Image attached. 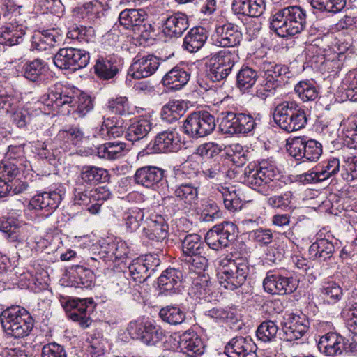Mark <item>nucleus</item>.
Returning <instances> with one entry per match:
<instances>
[{"label": "nucleus", "mask_w": 357, "mask_h": 357, "mask_svg": "<svg viewBox=\"0 0 357 357\" xmlns=\"http://www.w3.org/2000/svg\"><path fill=\"white\" fill-rule=\"evenodd\" d=\"M307 24L306 11L298 6H290L271 15L270 28L282 38L301 33Z\"/></svg>", "instance_id": "obj_1"}, {"label": "nucleus", "mask_w": 357, "mask_h": 357, "mask_svg": "<svg viewBox=\"0 0 357 357\" xmlns=\"http://www.w3.org/2000/svg\"><path fill=\"white\" fill-rule=\"evenodd\" d=\"M278 169L274 161L261 160L257 165L250 164L244 169V182L264 195H271L276 188Z\"/></svg>", "instance_id": "obj_2"}, {"label": "nucleus", "mask_w": 357, "mask_h": 357, "mask_svg": "<svg viewBox=\"0 0 357 357\" xmlns=\"http://www.w3.org/2000/svg\"><path fill=\"white\" fill-rule=\"evenodd\" d=\"M0 319L3 331L15 338L28 336L33 327V319L30 313L18 305L4 310Z\"/></svg>", "instance_id": "obj_3"}, {"label": "nucleus", "mask_w": 357, "mask_h": 357, "mask_svg": "<svg viewBox=\"0 0 357 357\" xmlns=\"http://www.w3.org/2000/svg\"><path fill=\"white\" fill-rule=\"evenodd\" d=\"M0 319L3 331L15 338L28 336L33 327V319L30 313L18 305L4 310Z\"/></svg>", "instance_id": "obj_4"}, {"label": "nucleus", "mask_w": 357, "mask_h": 357, "mask_svg": "<svg viewBox=\"0 0 357 357\" xmlns=\"http://www.w3.org/2000/svg\"><path fill=\"white\" fill-rule=\"evenodd\" d=\"M273 119L281 129L287 132L305 128L307 121L305 110L294 101H284L278 105L273 112Z\"/></svg>", "instance_id": "obj_5"}, {"label": "nucleus", "mask_w": 357, "mask_h": 357, "mask_svg": "<svg viewBox=\"0 0 357 357\" xmlns=\"http://www.w3.org/2000/svg\"><path fill=\"white\" fill-rule=\"evenodd\" d=\"M222 267L217 274L218 280L222 287L227 289L235 290L241 287L246 281L250 273V266L247 259L236 258L222 262Z\"/></svg>", "instance_id": "obj_6"}, {"label": "nucleus", "mask_w": 357, "mask_h": 357, "mask_svg": "<svg viewBox=\"0 0 357 357\" xmlns=\"http://www.w3.org/2000/svg\"><path fill=\"white\" fill-rule=\"evenodd\" d=\"M287 150L296 160L316 162L322 154V145L314 139L298 137L287 141Z\"/></svg>", "instance_id": "obj_7"}, {"label": "nucleus", "mask_w": 357, "mask_h": 357, "mask_svg": "<svg viewBox=\"0 0 357 357\" xmlns=\"http://www.w3.org/2000/svg\"><path fill=\"white\" fill-rule=\"evenodd\" d=\"M182 128L183 132L190 137H204L214 130L215 117L206 111L194 112L184 121Z\"/></svg>", "instance_id": "obj_8"}, {"label": "nucleus", "mask_w": 357, "mask_h": 357, "mask_svg": "<svg viewBox=\"0 0 357 357\" xmlns=\"http://www.w3.org/2000/svg\"><path fill=\"white\" fill-rule=\"evenodd\" d=\"M89 60L88 52L74 47L61 48L54 56V63L56 67L73 72L85 68Z\"/></svg>", "instance_id": "obj_9"}, {"label": "nucleus", "mask_w": 357, "mask_h": 357, "mask_svg": "<svg viewBox=\"0 0 357 357\" xmlns=\"http://www.w3.org/2000/svg\"><path fill=\"white\" fill-rule=\"evenodd\" d=\"M146 17L147 13L143 9H125L120 13L119 21L126 29H132L135 34L148 39L153 28L145 22Z\"/></svg>", "instance_id": "obj_10"}, {"label": "nucleus", "mask_w": 357, "mask_h": 357, "mask_svg": "<svg viewBox=\"0 0 357 357\" xmlns=\"http://www.w3.org/2000/svg\"><path fill=\"white\" fill-rule=\"evenodd\" d=\"M237 227L231 222H223L213 226L205 236V241L208 246L214 250H220L229 246L236 237Z\"/></svg>", "instance_id": "obj_11"}, {"label": "nucleus", "mask_w": 357, "mask_h": 357, "mask_svg": "<svg viewBox=\"0 0 357 357\" xmlns=\"http://www.w3.org/2000/svg\"><path fill=\"white\" fill-rule=\"evenodd\" d=\"M127 331L131 336L150 346L155 345L165 336L164 331L151 322L143 324L139 321H132L128 324Z\"/></svg>", "instance_id": "obj_12"}, {"label": "nucleus", "mask_w": 357, "mask_h": 357, "mask_svg": "<svg viewBox=\"0 0 357 357\" xmlns=\"http://www.w3.org/2000/svg\"><path fill=\"white\" fill-rule=\"evenodd\" d=\"M264 290L271 294H290L298 287V281L293 277H286L279 272L269 271L263 280Z\"/></svg>", "instance_id": "obj_13"}, {"label": "nucleus", "mask_w": 357, "mask_h": 357, "mask_svg": "<svg viewBox=\"0 0 357 357\" xmlns=\"http://www.w3.org/2000/svg\"><path fill=\"white\" fill-rule=\"evenodd\" d=\"M242 38V33L238 26L228 23L217 26L211 40L212 44L217 47H235L240 45Z\"/></svg>", "instance_id": "obj_14"}, {"label": "nucleus", "mask_w": 357, "mask_h": 357, "mask_svg": "<svg viewBox=\"0 0 357 357\" xmlns=\"http://www.w3.org/2000/svg\"><path fill=\"white\" fill-rule=\"evenodd\" d=\"M174 349L188 356L194 357L204 354L205 345L202 339L194 331H186L174 338Z\"/></svg>", "instance_id": "obj_15"}, {"label": "nucleus", "mask_w": 357, "mask_h": 357, "mask_svg": "<svg viewBox=\"0 0 357 357\" xmlns=\"http://www.w3.org/2000/svg\"><path fill=\"white\" fill-rule=\"evenodd\" d=\"M21 175L17 164L11 161L0 162V176H3L9 183L10 195H18L27 190L29 185L20 178Z\"/></svg>", "instance_id": "obj_16"}, {"label": "nucleus", "mask_w": 357, "mask_h": 357, "mask_svg": "<svg viewBox=\"0 0 357 357\" xmlns=\"http://www.w3.org/2000/svg\"><path fill=\"white\" fill-rule=\"evenodd\" d=\"M61 199V195L54 190L38 192L31 199L29 208L44 211L43 216L47 218L58 208Z\"/></svg>", "instance_id": "obj_17"}, {"label": "nucleus", "mask_w": 357, "mask_h": 357, "mask_svg": "<svg viewBox=\"0 0 357 357\" xmlns=\"http://www.w3.org/2000/svg\"><path fill=\"white\" fill-rule=\"evenodd\" d=\"M309 321L304 315L289 314L282 324V338L288 342L298 340L307 332Z\"/></svg>", "instance_id": "obj_18"}, {"label": "nucleus", "mask_w": 357, "mask_h": 357, "mask_svg": "<svg viewBox=\"0 0 357 357\" xmlns=\"http://www.w3.org/2000/svg\"><path fill=\"white\" fill-rule=\"evenodd\" d=\"M160 66L159 58L148 54L137 56L129 68V75L135 79H142L152 75Z\"/></svg>", "instance_id": "obj_19"}, {"label": "nucleus", "mask_w": 357, "mask_h": 357, "mask_svg": "<svg viewBox=\"0 0 357 357\" xmlns=\"http://www.w3.org/2000/svg\"><path fill=\"white\" fill-rule=\"evenodd\" d=\"M257 346L250 337L236 336L225 346L228 357H257Z\"/></svg>", "instance_id": "obj_20"}, {"label": "nucleus", "mask_w": 357, "mask_h": 357, "mask_svg": "<svg viewBox=\"0 0 357 357\" xmlns=\"http://www.w3.org/2000/svg\"><path fill=\"white\" fill-rule=\"evenodd\" d=\"M182 146L181 136L175 129L159 132L153 142V149L160 153L177 152Z\"/></svg>", "instance_id": "obj_21"}, {"label": "nucleus", "mask_w": 357, "mask_h": 357, "mask_svg": "<svg viewBox=\"0 0 357 357\" xmlns=\"http://www.w3.org/2000/svg\"><path fill=\"white\" fill-rule=\"evenodd\" d=\"M77 96L72 89L63 87L55 88L43 96L45 104L54 109L64 105L73 107L76 105Z\"/></svg>", "instance_id": "obj_22"}, {"label": "nucleus", "mask_w": 357, "mask_h": 357, "mask_svg": "<svg viewBox=\"0 0 357 357\" xmlns=\"http://www.w3.org/2000/svg\"><path fill=\"white\" fill-rule=\"evenodd\" d=\"M317 347L321 352L328 356L340 355L347 349L345 338L336 333H328L321 336Z\"/></svg>", "instance_id": "obj_23"}, {"label": "nucleus", "mask_w": 357, "mask_h": 357, "mask_svg": "<svg viewBox=\"0 0 357 357\" xmlns=\"http://www.w3.org/2000/svg\"><path fill=\"white\" fill-rule=\"evenodd\" d=\"M165 177V170L156 166H144L138 168L133 176L136 184L151 188Z\"/></svg>", "instance_id": "obj_24"}, {"label": "nucleus", "mask_w": 357, "mask_h": 357, "mask_svg": "<svg viewBox=\"0 0 357 357\" xmlns=\"http://www.w3.org/2000/svg\"><path fill=\"white\" fill-rule=\"evenodd\" d=\"M189 179L178 183L175 186L174 194L179 200L192 206L197 203L201 183L192 181L190 178Z\"/></svg>", "instance_id": "obj_25"}, {"label": "nucleus", "mask_w": 357, "mask_h": 357, "mask_svg": "<svg viewBox=\"0 0 357 357\" xmlns=\"http://www.w3.org/2000/svg\"><path fill=\"white\" fill-rule=\"evenodd\" d=\"M73 310L68 312V317L74 321H78L82 328L89 327L92 320L90 317L94 305L92 298L73 301Z\"/></svg>", "instance_id": "obj_26"}, {"label": "nucleus", "mask_w": 357, "mask_h": 357, "mask_svg": "<svg viewBox=\"0 0 357 357\" xmlns=\"http://www.w3.org/2000/svg\"><path fill=\"white\" fill-rule=\"evenodd\" d=\"M168 224L162 215H155L147 221L144 235L151 241L162 242L168 235Z\"/></svg>", "instance_id": "obj_27"}, {"label": "nucleus", "mask_w": 357, "mask_h": 357, "mask_svg": "<svg viewBox=\"0 0 357 357\" xmlns=\"http://www.w3.org/2000/svg\"><path fill=\"white\" fill-rule=\"evenodd\" d=\"M189 22L186 15L177 13L168 17L163 22L162 31L170 38H178L188 29Z\"/></svg>", "instance_id": "obj_28"}, {"label": "nucleus", "mask_w": 357, "mask_h": 357, "mask_svg": "<svg viewBox=\"0 0 357 357\" xmlns=\"http://www.w3.org/2000/svg\"><path fill=\"white\" fill-rule=\"evenodd\" d=\"M107 0H93L86 2L77 8V13L79 17L86 19L89 22L94 23L97 20L105 15L109 10L107 4Z\"/></svg>", "instance_id": "obj_29"}, {"label": "nucleus", "mask_w": 357, "mask_h": 357, "mask_svg": "<svg viewBox=\"0 0 357 357\" xmlns=\"http://www.w3.org/2000/svg\"><path fill=\"white\" fill-rule=\"evenodd\" d=\"M152 128L149 119L142 116L134 119L126 128L125 138L132 142H138L146 138Z\"/></svg>", "instance_id": "obj_30"}, {"label": "nucleus", "mask_w": 357, "mask_h": 357, "mask_svg": "<svg viewBox=\"0 0 357 357\" xmlns=\"http://www.w3.org/2000/svg\"><path fill=\"white\" fill-rule=\"evenodd\" d=\"M0 229L10 242L23 243L27 238L26 225L15 218H8L3 222Z\"/></svg>", "instance_id": "obj_31"}, {"label": "nucleus", "mask_w": 357, "mask_h": 357, "mask_svg": "<svg viewBox=\"0 0 357 357\" xmlns=\"http://www.w3.org/2000/svg\"><path fill=\"white\" fill-rule=\"evenodd\" d=\"M27 28L17 22L10 23L2 28L0 33V44L13 46L21 43Z\"/></svg>", "instance_id": "obj_32"}, {"label": "nucleus", "mask_w": 357, "mask_h": 357, "mask_svg": "<svg viewBox=\"0 0 357 357\" xmlns=\"http://www.w3.org/2000/svg\"><path fill=\"white\" fill-rule=\"evenodd\" d=\"M61 36L54 30H44L35 33L32 38V47L38 51H47L59 45Z\"/></svg>", "instance_id": "obj_33"}, {"label": "nucleus", "mask_w": 357, "mask_h": 357, "mask_svg": "<svg viewBox=\"0 0 357 357\" xmlns=\"http://www.w3.org/2000/svg\"><path fill=\"white\" fill-rule=\"evenodd\" d=\"M263 71L268 79L274 82L279 87L287 84L293 76L288 66L271 63H264Z\"/></svg>", "instance_id": "obj_34"}, {"label": "nucleus", "mask_w": 357, "mask_h": 357, "mask_svg": "<svg viewBox=\"0 0 357 357\" xmlns=\"http://www.w3.org/2000/svg\"><path fill=\"white\" fill-rule=\"evenodd\" d=\"M190 77L188 72L179 67H174L165 74L162 83L169 90L177 91L187 84Z\"/></svg>", "instance_id": "obj_35"}, {"label": "nucleus", "mask_w": 357, "mask_h": 357, "mask_svg": "<svg viewBox=\"0 0 357 357\" xmlns=\"http://www.w3.org/2000/svg\"><path fill=\"white\" fill-rule=\"evenodd\" d=\"M182 257H191L197 255H204L206 245L202 241V237L197 234H186L181 240Z\"/></svg>", "instance_id": "obj_36"}, {"label": "nucleus", "mask_w": 357, "mask_h": 357, "mask_svg": "<svg viewBox=\"0 0 357 357\" xmlns=\"http://www.w3.org/2000/svg\"><path fill=\"white\" fill-rule=\"evenodd\" d=\"M183 279V273L181 271L176 268H169L162 272L158 278V284L160 291L171 294L175 290L181 282Z\"/></svg>", "instance_id": "obj_37"}, {"label": "nucleus", "mask_w": 357, "mask_h": 357, "mask_svg": "<svg viewBox=\"0 0 357 357\" xmlns=\"http://www.w3.org/2000/svg\"><path fill=\"white\" fill-rule=\"evenodd\" d=\"M207 40L205 29L196 26L190 30L183 39V47L189 52H196L200 50Z\"/></svg>", "instance_id": "obj_38"}, {"label": "nucleus", "mask_w": 357, "mask_h": 357, "mask_svg": "<svg viewBox=\"0 0 357 357\" xmlns=\"http://www.w3.org/2000/svg\"><path fill=\"white\" fill-rule=\"evenodd\" d=\"M126 144L122 142H107L97 148V155L99 158L114 160L124 155Z\"/></svg>", "instance_id": "obj_39"}, {"label": "nucleus", "mask_w": 357, "mask_h": 357, "mask_svg": "<svg viewBox=\"0 0 357 357\" xmlns=\"http://www.w3.org/2000/svg\"><path fill=\"white\" fill-rule=\"evenodd\" d=\"M334 251L333 244L325 238L313 243L309 248V254L313 260L325 261L330 259Z\"/></svg>", "instance_id": "obj_40"}, {"label": "nucleus", "mask_w": 357, "mask_h": 357, "mask_svg": "<svg viewBox=\"0 0 357 357\" xmlns=\"http://www.w3.org/2000/svg\"><path fill=\"white\" fill-rule=\"evenodd\" d=\"M96 75L101 79L109 80L114 78L119 73V68L115 61L111 58L100 57L94 66Z\"/></svg>", "instance_id": "obj_41"}, {"label": "nucleus", "mask_w": 357, "mask_h": 357, "mask_svg": "<svg viewBox=\"0 0 357 357\" xmlns=\"http://www.w3.org/2000/svg\"><path fill=\"white\" fill-rule=\"evenodd\" d=\"M108 172L101 167L85 165L81 170L82 180L88 184L95 185L98 183H105L108 180Z\"/></svg>", "instance_id": "obj_42"}, {"label": "nucleus", "mask_w": 357, "mask_h": 357, "mask_svg": "<svg viewBox=\"0 0 357 357\" xmlns=\"http://www.w3.org/2000/svg\"><path fill=\"white\" fill-rule=\"evenodd\" d=\"M45 62L40 59L26 61L22 68L23 75L31 82H40L45 71Z\"/></svg>", "instance_id": "obj_43"}, {"label": "nucleus", "mask_w": 357, "mask_h": 357, "mask_svg": "<svg viewBox=\"0 0 357 357\" xmlns=\"http://www.w3.org/2000/svg\"><path fill=\"white\" fill-rule=\"evenodd\" d=\"M218 190L221 193L225 207L231 212L241 210L243 206V201L240 193L236 190L220 186Z\"/></svg>", "instance_id": "obj_44"}, {"label": "nucleus", "mask_w": 357, "mask_h": 357, "mask_svg": "<svg viewBox=\"0 0 357 357\" xmlns=\"http://www.w3.org/2000/svg\"><path fill=\"white\" fill-rule=\"evenodd\" d=\"M222 68L230 74L236 63L239 61L238 52L235 50H223L215 53L211 57Z\"/></svg>", "instance_id": "obj_45"}, {"label": "nucleus", "mask_w": 357, "mask_h": 357, "mask_svg": "<svg viewBox=\"0 0 357 357\" xmlns=\"http://www.w3.org/2000/svg\"><path fill=\"white\" fill-rule=\"evenodd\" d=\"M84 132L78 126H69L60 130L56 135V140L68 145H77L82 142Z\"/></svg>", "instance_id": "obj_46"}, {"label": "nucleus", "mask_w": 357, "mask_h": 357, "mask_svg": "<svg viewBox=\"0 0 357 357\" xmlns=\"http://www.w3.org/2000/svg\"><path fill=\"white\" fill-rule=\"evenodd\" d=\"M219 128L225 134H238V113L233 112H222L218 117Z\"/></svg>", "instance_id": "obj_47"}, {"label": "nucleus", "mask_w": 357, "mask_h": 357, "mask_svg": "<svg viewBox=\"0 0 357 357\" xmlns=\"http://www.w3.org/2000/svg\"><path fill=\"white\" fill-rule=\"evenodd\" d=\"M258 78V73L249 66H243L236 75V85L241 91L251 89Z\"/></svg>", "instance_id": "obj_48"}, {"label": "nucleus", "mask_w": 357, "mask_h": 357, "mask_svg": "<svg viewBox=\"0 0 357 357\" xmlns=\"http://www.w3.org/2000/svg\"><path fill=\"white\" fill-rule=\"evenodd\" d=\"M160 317L171 325L183 323L186 318L185 312L176 305H168L162 307L159 312Z\"/></svg>", "instance_id": "obj_49"}, {"label": "nucleus", "mask_w": 357, "mask_h": 357, "mask_svg": "<svg viewBox=\"0 0 357 357\" xmlns=\"http://www.w3.org/2000/svg\"><path fill=\"white\" fill-rule=\"evenodd\" d=\"M295 93L303 102L315 100L319 94L314 83L310 81H301L294 87Z\"/></svg>", "instance_id": "obj_50"}, {"label": "nucleus", "mask_w": 357, "mask_h": 357, "mask_svg": "<svg viewBox=\"0 0 357 357\" xmlns=\"http://www.w3.org/2000/svg\"><path fill=\"white\" fill-rule=\"evenodd\" d=\"M347 0H310L314 9L332 15L341 12L346 6Z\"/></svg>", "instance_id": "obj_51"}, {"label": "nucleus", "mask_w": 357, "mask_h": 357, "mask_svg": "<svg viewBox=\"0 0 357 357\" xmlns=\"http://www.w3.org/2000/svg\"><path fill=\"white\" fill-rule=\"evenodd\" d=\"M74 284L79 288H90L94 282V274L91 270L77 266L72 273Z\"/></svg>", "instance_id": "obj_52"}, {"label": "nucleus", "mask_w": 357, "mask_h": 357, "mask_svg": "<svg viewBox=\"0 0 357 357\" xmlns=\"http://www.w3.org/2000/svg\"><path fill=\"white\" fill-rule=\"evenodd\" d=\"M67 37L80 43H89L95 38V31L91 26L73 25L69 29Z\"/></svg>", "instance_id": "obj_53"}, {"label": "nucleus", "mask_w": 357, "mask_h": 357, "mask_svg": "<svg viewBox=\"0 0 357 357\" xmlns=\"http://www.w3.org/2000/svg\"><path fill=\"white\" fill-rule=\"evenodd\" d=\"M144 211L136 207L125 211L123 215V220L125 222L126 229L130 232H132L139 227L140 223L144 220Z\"/></svg>", "instance_id": "obj_54"}, {"label": "nucleus", "mask_w": 357, "mask_h": 357, "mask_svg": "<svg viewBox=\"0 0 357 357\" xmlns=\"http://www.w3.org/2000/svg\"><path fill=\"white\" fill-rule=\"evenodd\" d=\"M278 331V328L273 321H265L258 326L256 335L258 340L262 342H270L275 340Z\"/></svg>", "instance_id": "obj_55"}, {"label": "nucleus", "mask_w": 357, "mask_h": 357, "mask_svg": "<svg viewBox=\"0 0 357 357\" xmlns=\"http://www.w3.org/2000/svg\"><path fill=\"white\" fill-rule=\"evenodd\" d=\"M183 108L176 101H169L161 110V118L167 123L177 121L182 115Z\"/></svg>", "instance_id": "obj_56"}, {"label": "nucleus", "mask_w": 357, "mask_h": 357, "mask_svg": "<svg viewBox=\"0 0 357 357\" xmlns=\"http://www.w3.org/2000/svg\"><path fill=\"white\" fill-rule=\"evenodd\" d=\"M128 270L130 275L136 282L142 283L151 276L147 271V268L144 266L139 258L132 261L128 266Z\"/></svg>", "instance_id": "obj_57"}, {"label": "nucleus", "mask_w": 357, "mask_h": 357, "mask_svg": "<svg viewBox=\"0 0 357 357\" xmlns=\"http://www.w3.org/2000/svg\"><path fill=\"white\" fill-rule=\"evenodd\" d=\"M321 293L327 302L331 304L336 303L343 296L342 287L333 281L326 283L321 289Z\"/></svg>", "instance_id": "obj_58"}, {"label": "nucleus", "mask_w": 357, "mask_h": 357, "mask_svg": "<svg viewBox=\"0 0 357 357\" xmlns=\"http://www.w3.org/2000/svg\"><path fill=\"white\" fill-rule=\"evenodd\" d=\"M202 172L208 178H218L222 173H223V166L215 160H206L202 163Z\"/></svg>", "instance_id": "obj_59"}, {"label": "nucleus", "mask_w": 357, "mask_h": 357, "mask_svg": "<svg viewBox=\"0 0 357 357\" xmlns=\"http://www.w3.org/2000/svg\"><path fill=\"white\" fill-rule=\"evenodd\" d=\"M126 133L125 129L121 126L113 125L109 119L104 121L101 128L99 130V135L102 138L108 137L109 138H116Z\"/></svg>", "instance_id": "obj_60"}, {"label": "nucleus", "mask_w": 357, "mask_h": 357, "mask_svg": "<svg viewBox=\"0 0 357 357\" xmlns=\"http://www.w3.org/2000/svg\"><path fill=\"white\" fill-rule=\"evenodd\" d=\"M278 87L274 82L264 75L263 81L256 86L255 94L260 99L265 100L267 97L273 95Z\"/></svg>", "instance_id": "obj_61"}, {"label": "nucleus", "mask_w": 357, "mask_h": 357, "mask_svg": "<svg viewBox=\"0 0 357 357\" xmlns=\"http://www.w3.org/2000/svg\"><path fill=\"white\" fill-rule=\"evenodd\" d=\"M292 197V192L287 191L282 195L270 197L268 198L267 204L272 208L285 209L289 206Z\"/></svg>", "instance_id": "obj_62"}, {"label": "nucleus", "mask_w": 357, "mask_h": 357, "mask_svg": "<svg viewBox=\"0 0 357 357\" xmlns=\"http://www.w3.org/2000/svg\"><path fill=\"white\" fill-rule=\"evenodd\" d=\"M346 307L349 311V318L347 321V328L350 331L357 333V301L354 297L347 298Z\"/></svg>", "instance_id": "obj_63"}, {"label": "nucleus", "mask_w": 357, "mask_h": 357, "mask_svg": "<svg viewBox=\"0 0 357 357\" xmlns=\"http://www.w3.org/2000/svg\"><path fill=\"white\" fill-rule=\"evenodd\" d=\"M113 290L116 293H126L131 289L130 281L124 273H116L112 278Z\"/></svg>", "instance_id": "obj_64"}]
</instances>
